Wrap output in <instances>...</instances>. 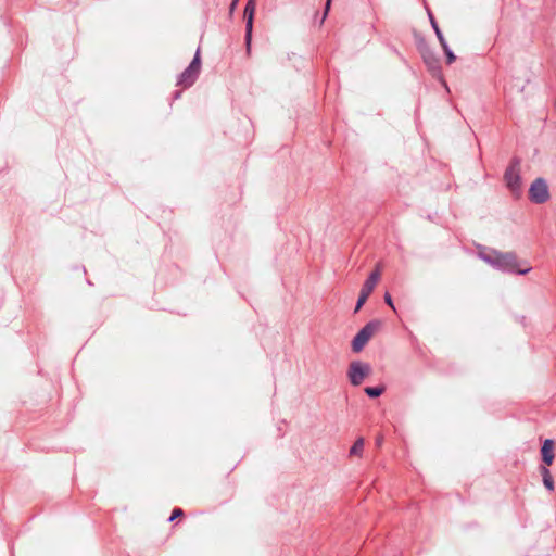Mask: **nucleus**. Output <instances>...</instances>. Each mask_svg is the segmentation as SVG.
<instances>
[{"label": "nucleus", "mask_w": 556, "mask_h": 556, "mask_svg": "<svg viewBox=\"0 0 556 556\" xmlns=\"http://www.w3.org/2000/svg\"><path fill=\"white\" fill-rule=\"evenodd\" d=\"M429 17H430V23H431V26L435 33V36L439 40L440 43H444L446 40L444 38V35L443 33L441 31L437 21L434 20V17L432 16V14H429Z\"/></svg>", "instance_id": "14"}, {"label": "nucleus", "mask_w": 556, "mask_h": 556, "mask_svg": "<svg viewBox=\"0 0 556 556\" xmlns=\"http://www.w3.org/2000/svg\"><path fill=\"white\" fill-rule=\"evenodd\" d=\"M479 257L503 273L526 275L532 269L529 265L521 268V262H519L514 252H500L494 249H489L480 251Z\"/></svg>", "instance_id": "1"}, {"label": "nucleus", "mask_w": 556, "mask_h": 556, "mask_svg": "<svg viewBox=\"0 0 556 556\" xmlns=\"http://www.w3.org/2000/svg\"><path fill=\"white\" fill-rule=\"evenodd\" d=\"M371 372V367L368 363L361 361H353L349 365L348 377L350 383L354 387L359 386L366 377Z\"/></svg>", "instance_id": "4"}, {"label": "nucleus", "mask_w": 556, "mask_h": 556, "mask_svg": "<svg viewBox=\"0 0 556 556\" xmlns=\"http://www.w3.org/2000/svg\"><path fill=\"white\" fill-rule=\"evenodd\" d=\"M519 166H520V161H519V159L515 157L504 174L506 185L514 193L519 192L520 186H521Z\"/></svg>", "instance_id": "7"}, {"label": "nucleus", "mask_w": 556, "mask_h": 556, "mask_svg": "<svg viewBox=\"0 0 556 556\" xmlns=\"http://www.w3.org/2000/svg\"><path fill=\"white\" fill-rule=\"evenodd\" d=\"M384 302H386V303H387V304H388L392 309H394V311H395V307H394V305H393L392 298H391L390 293H388V292L384 294Z\"/></svg>", "instance_id": "17"}, {"label": "nucleus", "mask_w": 556, "mask_h": 556, "mask_svg": "<svg viewBox=\"0 0 556 556\" xmlns=\"http://www.w3.org/2000/svg\"><path fill=\"white\" fill-rule=\"evenodd\" d=\"M529 199L535 204H543L549 199L547 182L543 178H536L530 186Z\"/></svg>", "instance_id": "6"}, {"label": "nucleus", "mask_w": 556, "mask_h": 556, "mask_svg": "<svg viewBox=\"0 0 556 556\" xmlns=\"http://www.w3.org/2000/svg\"><path fill=\"white\" fill-rule=\"evenodd\" d=\"M254 12H255V2H254V0H249L244 8V18H245V38L244 39H245L248 54H250V52H251V40H252Z\"/></svg>", "instance_id": "8"}, {"label": "nucleus", "mask_w": 556, "mask_h": 556, "mask_svg": "<svg viewBox=\"0 0 556 556\" xmlns=\"http://www.w3.org/2000/svg\"><path fill=\"white\" fill-rule=\"evenodd\" d=\"M382 440L383 439L381 437L377 438L376 443L378 446H380L382 444Z\"/></svg>", "instance_id": "19"}, {"label": "nucleus", "mask_w": 556, "mask_h": 556, "mask_svg": "<svg viewBox=\"0 0 556 556\" xmlns=\"http://www.w3.org/2000/svg\"><path fill=\"white\" fill-rule=\"evenodd\" d=\"M181 516H184V510L181 508H175L172 511V516L169 517L168 521H173L177 517H181Z\"/></svg>", "instance_id": "16"}, {"label": "nucleus", "mask_w": 556, "mask_h": 556, "mask_svg": "<svg viewBox=\"0 0 556 556\" xmlns=\"http://www.w3.org/2000/svg\"><path fill=\"white\" fill-rule=\"evenodd\" d=\"M384 390H386L384 386L366 387L364 389V392L366 393L367 396H369L371 399H376V397H379L384 392Z\"/></svg>", "instance_id": "13"}, {"label": "nucleus", "mask_w": 556, "mask_h": 556, "mask_svg": "<svg viewBox=\"0 0 556 556\" xmlns=\"http://www.w3.org/2000/svg\"><path fill=\"white\" fill-rule=\"evenodd\" d=\"M330 4H331V0H327L326 1V7H325V12H324V15H323V20L321 22L326 18L327 14H328V11L330 9Z\"/></svg>", "instance_id": "18"}, {"label": "nucleus", "mask_w": 556, "mask_h": 556, "mask_svg": "<svg viewBox=\"0 0 556 556\" xmlns=\"http://www.w3.org/2000/svg\"><path fill=\"white\" fill-rule=\"evenodd\" d=\"M201 70L200 48L197 49L193 60L188 67L178 76L177 85L185 88L191 87L199 77Z\"/></svg>", "instance_id": "3"}, {"label": "nucleus", "mask_w": 556, "mask_h": 556, "mask_svg": "<svg viewBox=\"0 0 556 556\" xmlns=\"http://www.w3.org/2000/svg\"><path fill=\"white\" fill-rule=\"evenodd\" d=\"M540 472H541V476L543 479L544 486L549 491H554V489H555L554 480H553L549 469L546 466H541Z\"/></svg>", "instance_id": "11"}, {"label": "nucleus", "mask_w": 556, "mask_h": 556, "mask_svg": "<svg viewBox=\"0 0 556 556\" xmlns=\"http://www.w3.org/2000/svg\"><path fill=\"white\" fill-rule=\"evenodd\" d=\"M381 273L379 266L375 270L370 273L366 281L364 282L354 312L357 313L362 306L365 304L371 292L374 291L376 285L380 279Z\"/></svg>", "instance_id": "5"}, {"label": "nucleus", "mask_w": 556, "mask_h": 556, "mask_svg": "<svg viewBox=\"0 0 556 556\" xmlns=\"http://www.w3.org/2000/svg\"><path fill=\"white\" fill-rule=\"evenodd\" d=\"M424 62L426 63L429 71L437 73L440 72V61L431 51H426L422 54Z\"/></svg>", "instance_id": "10"}, {"label": "nucleus", "mask_w": 556, "mask_h": 556, "mask_svg": "<svg viewBox=\"0 0 556 556\" xmlns=\"http://www.w3.org/2000/svg\"><path fill=\"white\" fill-rule=\"evenodd\" d=\"M554 441L552 439L544 440L542 447H541V455H542V462L546 466H551L554 460Z\"/></svg>", "instance_id": "9"}, {"label": "nucleus", "mask_w": 556, "mask_h": 556, "mask_svg": "<svg viewBox=\"0 0 556 556\" xmlns=\"http://www.w3.org/2000/svg\"><path fill=\"white\" fill-rule=\"evenodd\" d=\"M237 1H238V0H233V1H232L231 8H233V7L236 5Z\"/></svg>", "instance_id": "21"}, {"label": "nucleus", "mask_w": 556, "mask_h": 556, "mask_svg": "<svg viewBox=\"0 0 556 556\" xmlns=\"http://www.w3.org/2000/svg\"><path fill=\"white\" fill-rule=\"evenodd\" d=\"M440 45H441L443 52L446 56V63L452 64L456 60L455 54L453 53V51L451 50V48L448 47L446 41L444 43H440Z\"/></svg>", "instance_id": "15"}, {"label": "nucleus", "mask_w": 556, "mask_h": 556, "mask_svg": "<svg viewBox=\"0 0 556 556\" xmlns=\"http://www.w3.org/2000/svg\"><path fill=\"white\" fill-rule=\"evenodd\" d=\"M364 439L363 438H358L354 444L352 445V447L350 448V456H362L363 454V451H364Z\"/></svg>", "instance_id": "12"}, {"label": "nucleus", "mask_w": 556, "mask_h": 556, "mask_svg": "<svg viewBox=\"0 0 556 556\" xmlns=\"http://www.w3.org/2000/svg\"><path fill=\"white\" fill-rule=\"evenodd\" d=\"M181 92L180 91H176L175 94H174V98L175 99H178L180 97Z\"/></svg>", "instance_id": "20"}, {"label": "nucleus", "mask_w": 556, "mask_h": 556, "mask_svg": "<svg viewBox=\"0 0 556 556\" xmlns=\"http://www.w3.org/2000/svg\"><path fill=\"white\" fill-rule=\"evenodd\" d=\"M382 321L379 319H372L368 321L353 338L352 340V351L355 353H359L371 337L381 328Z\"/></svg>", "instance_id": "2"}]
</instances>
